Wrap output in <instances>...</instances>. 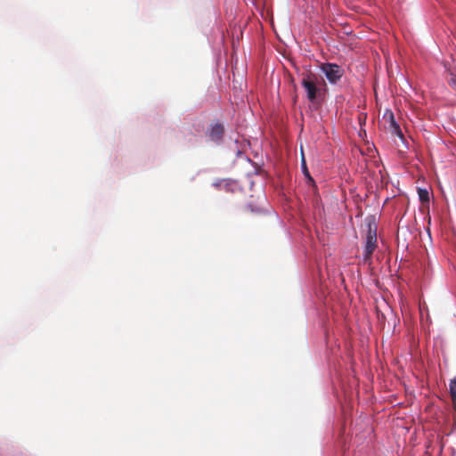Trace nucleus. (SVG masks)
I'll list each match as a JSON object with an SVG mask.
<instances>
[{
	"mask_svg": "<svg viewBox=\"0 0 456 456\" xmlns=\"http://www.w3.org/2000/svg\"><path fill=\"white\" fill-rule=\"evenodd\" d=\"M302 77L301 84L306 91L307 99L312 103H319L324 96V92L321 88L323 84L322 79L310 72L302 74Z\"/></svg>",
	"mask_w": 456,
	"mask_h": 456,
	"instance_id": "1",
	"label": "nucleus"
},
{
	"mask_svg": "<svg viewBox=\"0 0 456 456\" xmlns=\"http://www.w3.org/2000/svg\"><path fill=\"white\" fill-rule=\"evenodd\" d=\"M393 312L388 306V305L382 301L381 304L376 305V318H377V327L379 330H384L386 326V320L387 317H392Z\"/></svg>",
	"mask_w": 456,
	"mask_h": 456,
	"instance_id": "2",
	"label": "nucleus"
},
{
	"mask_svg": "<svg viewBox=\"0 0 456 456\" xmlns=\"http://www.w3.org/2000/svg\"><path fill=\"white\" fill-rule=\"evenodd\" d=\"M382 121L393 134H395L400 139L404 141L403 131L400 126L396 123L394 113L391 110H387L384 113L382 117Z\"/></svg>",
	"mask_w": 456,
	"mask_h": 456,
	"instance_id": "3",
	"label": "nucleus"
},
{
	"mask_svg": "<svg viewBox=\"0 0 456 456\" xmlns=\"http://www.w3.org/2000/svg\"><path fill=\"white\" fill-rule=\"evenodd\" d=\"M322 69L330 83H336L343 75V69L337 64L325 63Z\"/></svg>",
	"mask_w": 456,
	"mask_h": 456,
	"instance_id": "4",
	"label": "nucleus"
},
{
	"mask_svg": "<svg viewBox=\"0 0 456 456\" xmlns=\"http://www.w3.org/2000/svg\"><path fill=\"white\" fill-rule=\"evenodd\" d=\"M224 133V127L222 124L216 123L212 126L211 129L208 132L209 138L214 142H220L223 138Z\"/></svg>",
	"mask_w": 456,
	"mask_h": 456,
	"instance_id": "5",
	"label": "nucleus"
},
{
	"mask_svg": "<svg viewBox=\"0 0 456 456\" xmlns=\"http://www.w3.org/2000/svg\"><path fill=\"white\" fill-rule=\"evenodd\" d=\"M368 231L366 232V244H365V257L366 263L370 265V262H368V258L370 256V223L367 224Z\"/></svg>",
	"mask_w": 456,
	"mask_h": 456,
	"instance_id": "6",
	"label": "nucleus"
},
{
	"mask_svg": "<svg viewBox=\"0 0 456 456\" xmlns=\"http://www.w3.org/2000/svg\"><path fill=\"white\" fill-rule=\"evenodd\" d=\"M449 387L452 408L456 411V377L450 381Z\"/></svg>",
	"mask_w": 456,
	"mask_h": 456,
	"instance_id": "7",
	"label": "nucleus"
},
{
	"mask_svg": "<svg viewBox=\"0 0 456 456\" xmlns=\"http://www.w3.org/2000/svg\"><path fill=\"white\" fill-rule=\"evenodd\" d=\"M447 72L449 75V78H448L449 85L452 87L456 88V66L453 67L452 69H449L447 70Z\"/></svg>",
	"mask_w": 456,
	"mask_h": 456,
	"instance_id": "8",
	"label": "nucleus"
},
{
	"mask_svg": "<svg viewBox=\"0 0 456 456\" xmlns=\"http://www.w3.org/2000/svg\"><path fill=\"white\" fill-rule=\"evenodd\" d=\"M419 200L422 202L429 200L428 191L426 189H419Z\"/></svg>",
	"mask_w": 456,
	"mask_h": 456,
	"instance_id": "9",
	"label": "nucleus"
},
{
	"mask_svg": "<svg viewBox=\"0 0 456 456\" xmlns=\"http://www.w3.org/2000/svg\"><path fill=\"white\" fill-rule=\"evenodd\" d=\"M302 170L305 177H307L309 180L313 181L312 177L310 176L309 171L306 167L305 159L304 156H302V161H301Z\"/></svg>",
	"mask_w": 456,
	"mask_h": 456,
	"instance_id": "10",
	"label": "nucleus"
},
{
	"mask_svg": "<svg viewBox=\"0 0 456 456\" xmlns=\"http://www.w3.org/2000/svg\"><path fill=\"white\" fill-rule=\"evenodd\" d=\"M359 118V124H360V126H362V125H365L366 120H367V113H366V112H365V113H361V114L359 115V118Z\"/></svg>",
	"mask_w": 456,
	"mask_h": 456,
	"instance_id": "11",
	"label": "nucleus"
},
{
	"mask_svg": "<svg viewBox=\"0 0 456 456\" xmlns=\"http://www.w3.org/2000/svg\"><path fill=\"white\" fill-rule=\"evenodd\" d=\"M359 136L365 141L366 137H367V133H366V130L365 129H362L359 131Z\"/></svg>",
	"mask_w": 456,
	"mask_h": 456,
	"instance_id": "12",
	"label": "nucleus"
},
{
	"mask_svg": "<svg viewBox=\"0 0 456 456\" xmlns=\"http://www.w3.org/2000/svg\"><path fill=\"white\" fill-rule=\"evenodd\" d=\"M376 242H377V236H376V233H375L374 235L372 234V244H371L372 251L376 248Z\"/></svg>",
	"mask_w": 456,
	"mask_h": 456,
	"instance_id": "13",
	"label": "nucleus"
},
{
	"mask_svg": "<svg viewBox=\"0 0 456 456\" xmlns=\"http://www.w3.org/2000/svg\"><path fill=\"white\" fill-rule=\"evenodd\" d=\"M371 159H372V164L374 163V164H375V166H377V167H378V164L376 163V161H374V160H373V159H374V156H373V155L371 156Z\"/></svg>",
	"mask_w": 456,
	"mask_h": 456,
	"instance_id": "14",
	"label": "nucleus"
},
{
	"mask_svg": "<svg viewBox=\"0 0 456 456\" xmlns=\"http://www.w3.org/2000/svg\"><path fill=\"white\" fill-rule=\"evenodd\" d=\"M360 151H361V153H362V155H364V154H365L362 149H360Z\"/></svg>",
	"mask_w": 456,
	"mask_h": 456,
	"instance_id": "15",
	"label": "nucleus"
}]
</instances>
